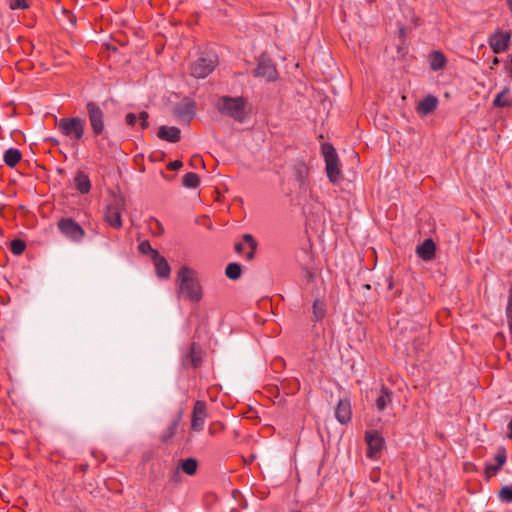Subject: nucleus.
I'll list each match as a JSON object with an SVG mask.
<instances>
[{
    "mask_svg": "<svg viewBox=\"0 0 512 512\" xmlns=\"http://www.w3.org/2000/svg\"><path fill=\"white\" fill-rule=\"evenodd\" d=\"M181 419H182V412H179L172 419L169 426L162 432V434L160 436V440L163 443L167 444L172 440V438L174 437L176 430L180 424Z\"/></svg>",
    "mask_w": 512,
    "mask_h": 512,
    "instance_id": "obj_21",
    "label": "nucleus"
},
{
    "mask_svg": "<svg viewBox=\"0 0 512 512\" xmlns=\"http://www.w3.org/2000/svg\"><path fill=\"white\" fill-rule=\"evenodd\" d=\"M510 35L506 32H499L492 35L489 44L495 53L503 52L507 49Z\"/></svg>",
    "mask_w": 512,
    "mask_h": 512,
    "instance_id": "obj_15",
    "label": "nucleus"
},
{
    "mask_svg": "<svg viewBox=\"0 0 512 512\" xmlns=\"http://www.w3.org/2000/svg\"><path fill=\"white\" fill-rule=\"evenodd\" d=\"M180 134L181 131L177 127L160 126L158 129L157 136L162 140H166L171 143H176L181 138Z\"/></svg>",
    "mask_w": 512,
    "mask_h": 512,
    "instance_id": "obj_18",
    "label": "nucleus"
},
{
    "mask_svg": "<svg viewBox=\"0 0 512 512\" xmlns=\"http://www.w3.org/2000/svg\"><path fill=\"white\" fill-rule=\"evenodd\" d=\"M322 154L325 159L327 177L331 183L337 184L341 179V170L336 150L331 144L325 143L322 145Z\"/></svg>",
    "mask_w": 512,
    "mask_h": 512,
    "instance_id": "obj_5",
    "label": "nucleus"
},
{
    "mask_svg": "<svg viewBox=\"0 0 512 512\" xmlns=\"http://www.w3.org/2000/svg\"><path fill=\"white\" fill-rule=\"evenodd\" d=\"M392 402V391L382 386L375 400L378 411H383Z\"/></svg>",
    "mask_w": 512,
    "mask_h": 512,
    "instance_id": "obj_23",
    "label": "nucleus"
},
{
    "mask_svg": "<svg viewBox=\"0 0 512 512\" xmlns=\"http://www.w3.org/2000/svg\"><path fill=\"white\" fill-rule=\"evenodd\" d=\"M199 183L200 179L196 173L189 172L183 176V185L187 188H196Z\"/></svg>",
    "mask_w": 512,
    "mask_h": 512,
    "instance_id": "obj_33",
    "label": "nucleus"
},
{
    "mask_svg": "<svg viewBox=\"0 0 512 512\" xmlns=\"http://www.w3.org/2000/svg\"><path fill=\"white\" fill-rule=\"evenodd\" d=\"M86 112L91 130L95 136L103 135L105 131V114L100 106L94 102L86 103Z\"/></svg>",
    "mask_w": 512,
    "mask_h": 512,
    "instance_id": "obj_6",
    "label": "nucleus"
},
{
    "mask_svg": "<svg viewBox=\"0 0 512 512\" xmlns=\"http://www.w3.org/2000/svg\"><path fill=\"white\" fill-rule=\"evenodd\" d=\"M508 429H509L508 437L510 439H512V420L508 424Z\"/></svg>",
    "mask_w": 512,
    "mask_h": 512,
    "instance_id": "obj_44",
    "label": "nucleus"
},
{
    "mask_svg": "<svg viewBox=\"0 0 512 512\" xmlns=\"http://www.w3.org/2000/svg\"><path fill=\"white\" fill-rule=\"evenodd\" d=\"M86 120L75 117H64L57 122V128L62 135L74 143L83 141L85 134Z\"/></svg>",
    "mask_w": 512,
    "mask_h": 512,
    "instance_id": "obj_3",
    "label": "nucleus"
},
{
    "mask_svg": "<svg viewBox=\"0 0 512 512\" xmlns=\"http://www.w3.org/2000/svg\"><path fill=\"white\" fill-rule=\"evenodd\" d=\"M192 162H193V165H196L197 163L199 164H203V160L200 156H195L193 159H192Z\"/></svg>",
    "mask_w": 512,
    "mask_h": 512,
    "instance_id": "obj_43",
    "label": "nucleus"
},
{
    "mask_svg": "<svg viewBox=\"0 0 512 512\" xmlns=\"http://www.w3.org/2000/svg\"><path fill=\"white\" fill-rule=\"evenodd\" d=\"M155 265L156 274L159 278H168L171 273V268L167 260L159 255L158 252H154V258L152 259Z\"/></svg>",
    "mask_w": 512,
    "mask_h": 512,
    "instance_id": "obj_19",
    "label": "nucleus"
},
{
    "mask_svg": "<svg viewBox=\"0 0 512 512\" xmlns=\"http://www.w3.org/2000/svg\"><path fill=\"white\" fill-rule=\"evenodd\" d=\"M138 250L141 254L150 255L151 259L154 258V252H158L151 247V244L148 240L140 242L138 245Z\"/></svg>",
    "mask_w": 512,
    "mask_h": 512,
    "instance_id": "obj_35",
    "label": "nucleus"
},
{
    "mask_svg": "<svg viewBox=\"0 0 512 512\" xmlns=\"http://www.w3.org/2000/svg\"><path fill=\"white\" fill-rule=\"evenodd\" d=\"M242 274V267L239 263H229L225 268V275L230 280H238Z\"/></svg>",
    "mask_w": 512,
    "mask_h": 512,
    "instance_id": "obj_29",
    "label": "nucleus"
},
{
    "mask_svg": "<svg viewBox=\"0 0 512 512\" xmlns=\"http://www.w3.org/2000/svg\"><path fill=\"white\" fill-rule=\"evenodd\" d=\"M245 248H246L245 244H243L241 242L236 243L234 246L235 252L238 254H242L244 252Z\"/></svg>",
    "mask_w": 512,
    "mask_h": 512,
    "instance_id": "obj_41",
    "label": "nucleus"
},
{
    "mask_svg": "<svg viewBox=\"0 0 512 512\" xmlns=\"http://www.w3.org/2000/svg\"><path fill=\"white\" fill-rule=\"evenodd\" d=\"M493 104L496 107H510L512 105V97L509 95V89L504 88L500 93H498Z\"/></svg>",
    "mask_w": 512,
    "mask_h": 512,
    "instance_id": "obj_27",
    "label": "nucleus"
},
{
    "mask_svg": "<svg viewBox=\"0 0 512 512\" xmlns=\"http://www.w3.org/2000/svg\"><path fill=\"white\" fill-rule=\"evenodd\" d=\"M181 470L187 475H194L198 468V461L195 458H187L180 463Z\"/></svg>",
    "mask_w": 512,
    "mask_h": 512,
    "instance_id": "obj_30",
    "label": "nucleus"
},
{
    "mask_svg": "<svg viewBox=\"0 0 512 512\" xmlns=\"http://www.w3.org/2000/svg\"><path fill=\"white\" fill-rule=\"evenodd\" d=\"M126 123L130 126H134L138 120V117L134 113H128L125 117Z\"/></svg>",
    "mask_w": 512,
    "mask_h": 512,
    "instance_id": "obj_39",
    "label": "nucleus"
},
{
    "mask_svg": "<svg viewBox=\"0 0 512 512\" xmlns=\"http://www.w3.org/2000/svg\"><path fill=\"white\" fill-rule=\"evenodd\" d=\"M105 219L113 228L119 229L122 227L121 211L118 203L107 206Z\"/></svg>",
    "mask_w": 512,
    "mask_h": 512,
    "instance_id": "obj_14",
    "label": "nucleus"
},
{
    "mask_svg": "<svg viewBox=\"0 0 512 512\" xmlns=\"http://www.w3.org/2000/svg\"><path fill=\"white\" fill-rule=\"evenodd\" d=\"M506 459L507 456L505 449L499 448L495 455V464H487L485 467V475L488 479L497 473V471L505 464Z\"/></svg>",
    "mask_w": 512,
    "mask_h": 512,
    "instance_id": "obj_17",
    "label": "nucleus"
},
{
    "mask_svg": "<svg viewBox=\"0 0 512 512\" xmlns=\"http://www.w3.org/2000/svg\"><path fill=\"white\" fill-rule=\"evenodd\" d=\"M499 498L507 503L512 502V486H503L499 491Z\"/></svg>",
    "mask_w": 512,
    "mask_h": 512,
    "instance_id": "obj_36",
    "label": "nucleus"
},
{
    "mask_svg": "<svg viewBox=\"0 0 512 512\" xmlns=\"http://www.w3.org/2000/svg\"><path fill=\"white\" fill-rule=\"evenodd\" d=\"M174 113L178 117L186 119L189 122L195 115L194 105L191 102L180 104L175 107Z\"/></svg>",
    "mask_w": 512,
    "mask_h": 512,
    "instance_id": "obj_24",
    "label": "nucleus"
},
{
    "mask_svg": "<svg viewBox=\"0 0 512 512\" xmlns=\"http://www.w3.org/2000/svg\"><path fill=\"white\" fill-rule=\"evenodd\" d=\"M9 7L12 10L27 9L29 7V4L27 0H10Z\"/></svg>",
    "mask_w": 512,
    "mask_h": 512,
    "instance_id": "obj_37",
    "label": "nucleus"
},
{
    "mask_svg": "<svg viewBox=\"0 0 512 512\" xmlns=\"http://www.w3.org/2000/svg\"><path fill=\"white\" fill-rule=\"evenodd\" d=\"M242 458L245 463H251L254 459H256V454L251 453L248 458L244 456H242Z\"/></svg>",
    "mask_w": 512,
    "mask_h": 512,
    "instance_id": "obj_42",
    "label": "nucleus"
},
{
    "mask_svg": "<svg viewBox=\"0 0 512 512\" xmlns=\"http://www.w3.org/2000/svg\"><path fill=\"white\" fill-rule=\"evenodd\" d=\"M435 243L432 239H426L422 244L416 248L417 255L423 260L429 261L435 256Z\"/></svg>",
    "mask_w": 512,
    "mask_h": 512,
    "instance_id": "obj_20",
    "label": "nucleus"
},
{
    "mask_svg": "<svg viewBox=\"0 0 512 512\" xmlns=\"http://www.w3.org/2000/svg\"><path fill=\"white\" fill-rule=\"evenodd\" d=\"M262 77L266 81H273L277 78V70L272 60L263 53L258 60V78Z\"/></svg>",
    "mask_w": 512,
    "mask_h": 512,
    "instance_id": "obj_9",
    "label": "nucleus"
},
{
    "mask_svg": "<svg viewBox=\"0 0 512 512\" xmlns=\"http://www.w3.org/2000/svg\"><path fill=\"white\" fill-rule=\"evenodd\" d=\"M215 108L221 115L230 117L238 123H245L250 118L244 97L220 96Z\"/></svg>",
    "mask_w": 512,
    "mask_h": 512,
    "instance_id": "obj_2",
    "label": "nucleus"
},
{
    "mask_svg": "<svg viewBox=\"0 0 512 512\" xmlns=\"http://www.w3.org/2000/svg\"><path fill=\"white\" fill-rule=\"evenodd\" d=\"M445 63H446L445 56L441 52L434 51L431 53L430 66H431L432 70L437 71V70L444 68Z\"/></svg>",
    "mask_w": 512,
    "mask_h": 512,
    "instance_id": "obj_28",
    "label": "nucleus"
},
{
    "mask_svg": "<svg viewBox=\"0 0 512 512\" xmlns=\"http://www.w3.org/2000/svg\"><path fill=\"white\" fill-rule=\"evenodd\" d=\"M57 227L62 235L74 243H81L86 234L81 225L70 217L61 218Z\"/></svg>",
    "mask_w": 512,
    "mask_h": 512,
    "instance_id": "obj_7",
    "label": "nucleus"
},
{
    "mask_svg": "<svg viewBox=\"0 0 512 512\" xmlns=\"http://www.w3.org/2000/svg\"><path fill=\"white\" fill-rule=\"evenodd\" d=\"M176 286L179 297L195 303L202 299L201 285L193 269L181 267L177 272Z\"/></svg>",
    "mask_w": 512,
    "mask_h": 512,
    "instance_id": "obj_1",
    "label": "nucleus"
},
{
    "mask_svg": "<svg viewBox=\"0 0 512 512\" xmlns=\"http://www.w3.org/2000/svg\"><path fill=\"white\" fill-rule=\"evenodd\" d=\"M217 64L218 56L215 52H204L191 64V75L195 78H205L215 69Z\"/></svg>",
    "mask_w": 512,
    "mask_h": 512,
    "instance_id": "obj_4",
    "label": "nucleus"
},
{
    "mask_svg": "<svg viewBox=\"0 0 512 512\" xmlns=\"http://www.w3.org/2000/svg\"><path fill=\"white\" fill-rule=\"evenodd\" d=\"M154 223L156 224V226L160 229V232L159 233H162L163 232V227L161 226V224L157 221V220H154Z\"/></svg>",
    "mask_w": 512,
    "mask_h": 512,
    "instance_id": "obj_45",
    "label": "nucleus"
},
{
    "mask_svg": "<svg viewBox=\"0 0 512 512\" xmlns=\"http://www.w3.org/2000/svg\"><path fill=\"white\" fill-rule=\"evenodd\" d=\"M298 260L303 268L305 277L308 281L312 280L315 275L313 256L309 250H303L302 254L298 256Z\"/></svg>",
    "mask_w": 512,
    "mask_h": 512,
    "instance_id": "obj_16",
    "label": "nucleus"
},
{
    "mask_svg": "<svg viewBox=\"0 0 512 512\" xmlns=\"http://www.w3.org/2000/svg\"><path fill=\"white\" fill-rule=\"evenodd\" d=\"M148 113L146 111H142L140 114H139V121H140V126L142 129H145L148 127Z\"/></svg>",
    "mask_w": 512,
    "mask_h": 512,
    "instance_id": "obj_38",
    "label": "nucleus"
},
{
    "mask_svg": "<svg viewBox=\"0 0 512 512\" xmlns=\"http://www.w3.org/2000/svg\"><path fill=\"white\" fill-rule=\"evenodd\" d=\"M26 248V244L23 240L14 239L10 244V250L14 255H21Z\"/></svg>",
    "mask_w": 512,
    "mask_h": 512,
    "instance_id": "obj_34",
    "label": "nucleus"
},
{
    "mask_svg": "<svg viewBox=\"0 0 512 512\" xmlns=\"http://www.w3.org/2000/svg\"><path fill=\"white\" fill-rule=\"evenodd\" d=\"M74 185L82 194L88 193L91 189L89 177L81 171L76 174L74 178Z\"/></svg>",
    "mask_w": 512,
    "mask_h": 512,
    "instance_id": "obj_25",
    "label": "nucleus"
},
{
    "mask_svg": "<svg viewBox=\"0 0 512 512\" xmlns=\"http://www.w3.org/2000/svg\"><path fill=\"white\" fill-rule=\"evenodd\" d=\"M352 409L348 399L339 400L335 409V417L341 424H347L351 420Z\"/></svg>",
    "mask_w": 512,
    "mask_h": 512,
    "instance_id": "obj_13",
    "label": "nucleus"
},
{
    "mask_svg": "<svg viewBox=\"0 0 512 512\" xmlns=\"http://www.w3.org/2000/svg\"><path fill=\"white\" fill-rule=\"evenodd\" d=\"M437 104L438 99L435 96L428 95L418 103L417 112L426 116L436 109Z\"/></svg>",
    "mask_w": 512,
    "mask_h": 512,
    "instance_id": "obj_22",
    "label": "nucleus"
},
{
    "mask_svg": "<svg viewBox=\"0 0 512 512\" xmlns=\"http://www.w3.org/2000/svg\"><path fill=\"white\" fill-rule=\"evenodd\" d=\"M510 76L512 77V55H511V60H510Z\"/></svg>",
    "mask_w": 512,
    "mask_h": 512,
    "instance_id": "obj_47",
    "label": "nucleus"
},
{
    "mask_svg": "<svg viewBox=\"0 0 512 512\" xmlns=\"http://www.w3.org/2000/svg\"><path fill=\"white\" fill-rule=\"evenodd\" d=\"M206 418V403L204 401H196L191 418V429L199 432L203 430Z\"/></svg>",
    "mask_w": 512,
    "mask_h": 512,
    "instance_id": "obj_10",
    "label": "nucleus"
},
{
    "mask_svg": "<svg viewBox=\"0 0 512 512\" xmlns=\"http://www.w3.org/2000/svg\"><path fill=\"white\" fill-rule=\"evenodd\" d=\"M243 240L249 248V251L245 253V258L247 260H252L254 257V253L256 251V242L254 240V237L251 234H244Z\"/></svg>",
    "mask_w": 512,
    "mask_h": 512,
    "instance_id": "obj_32",
    "label": "nucleus"
},
{
    "mask_svg": "<svg viewBox=\"0 0 512 512\" xmlns=\"http://www.w3.org/2000/svg\"><path fill=\"white\" fill-rule=\"evenodd\" d=\"M251 72L254 76H256V69H253Z\"/></svg>",
    "mask_w": 512,
    "mask_h": 512,
    "instance_id": "obj_49",
    "label": "nucleus"
},
{
    "mask_svg": "<svg viewBox=\"0 0 512 512\" xmlns=\"http://www.w3.org/2000/svg\"><path fill=\"white\" fill-rule=\"evenodd\" d=\"M498 63H499V60H498V58H497V57H495V58L493 59L492 64H493V65H497Z\"/></svg>",
    "mask_w": 512,
    "mask_h": 512,
    "instance_id": "obj_46",
    "label": "nucleus"
},
{
    "mask_svg": "<svg viewBox=\"0 0 512 512\" xmlns=\"http://www.w3.org/2000/svg\"><path fill=\"white\" fill-rule=\"evenodd\" d=\"M260 494H261V493L258 491L257 499H260V498H261V499H263V498L266 496V494H265V495H263V496H260Z\"/></svg>",
    "mask_w": 512,
    "mask_h": 512,
    "instance_id": "obj_48",
    "label": "nucleus"
},
{
    "mask_svg": "<svg viewBox=\"0 0 512 512\" xmlns=\"http://www.w3.org/2000/svg\"><path fill=\"white\" fill-rule=\"evenodd\" d=\"M365 439L368 446L367 456L373 458L382 449L384 439L377 431L366 432Z\"/></svg>",
    "mask_w": 512,
    "mask_h": 512,
    "instance_id": "obj_11",
    "label": "nucleus"
},
{
    "mask_svg": "<svg viewBox=\"0 0 512 512\" xmlns=\"http://www.w3.org/2000/svg\"><path fill=\"white\" fill-rule=\"evenodd\" d=\"M201 363V349L196 345V343H192L188 351L182 356V364L185 368L189 366L198 368Z\"/></svg>",
    "mask_w": 512,
    "mask_h": 512,
    "instance_id": "obj_12",
    "label": "nucleus"
},
{
    "mask_svg": "<svg viewBox=\"0 0 512 512\" xmlns=\"http://www.w3.org/2000/svg\"><path fill=\"white\" fill-rule=\"evenodd\" d=\"M180 167H182V162L180 160H175L168 165V169L170 170H177Z\"/></svg>",
    "mask_w": 512,
    "mask_h": 512,
    "instance_id": "obj_40",
    "label": "nucleus"
},
{
    "mask_svg": "<svg viewBox=\"0 0 512 512\" xmlns=\"http://www.w3.org/2000/svg\"><path fill=\"white\" fill-rule=\"evenodd\" d=\"M292 175L297 182L300 192L308 191L309 168L303 161H297L292 167Z\"/></svg>",
    "mask_w": 512,
    "mask_h": 512,
    "instance_id": "obj_8",
    "label": "nucleus"
},
{
    "mask_svg": "<svg viewBox=\"0 0 512 512\" xmlns=\"http://www.w3.org/2000/svg\"><path fill=\"white\" fill-rule=\"evenodd\" d=\"M21 157L22 154L20 150L16 148H9L8 150L5 151L3 160L7 166L13 168L19 163Z\"/></svg>",
    "mask_w": 512,
    "mask_h": 512,
    "instance_id": "obj_26",
    "label": "nucleus"
},
{
    "mask_svg": "<svg viewBox=\"0 0 512 512\" xmlns=\"http://www.w3.org/2000/svg\"><path fill=\"white\" fill-rule=\"evenodd\" d=\"M325 313H326V304L323 301L316 299L313 303L314 320L319 321V320L323 319L325 316Z\"/></svg>",
    "mask_w": 512,
    "mask_h": 512,
    "instance_id": "obj_31",
    "label": "nucleus"
}]
</instances>
